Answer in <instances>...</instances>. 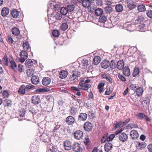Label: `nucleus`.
<instances>
[{
  "mask_svg": "<svg viewBox=\"0 0 152 152\" xmlns=\"http://www.w3.org/2000/svg\"><path fill=\"white\" fill-rule=\"evenodd\" d=\"M80 76V73L78 71H74L72 72V74L69 78V80L74 82H75L78 80V78Z\"/></svg>",
  "mask_w": 152,
  "mask_h": 152,
  "instance_id": "nucleus-1",
  "label": "nucleus"
},
{
  "mask_svg": "<svg viewBox=\"0 0 152 152\" xmlns=\"http://www.w3.org/2000/svg\"><path fill=\"white\" fill-rule=\"evenodd\" d=\"M91 87V85L90 84H86L84 82V80L82 79L80 80L79 83L78 88L79 89H81L85 91L87 90Z\"/></svg>",
  "mask_w": 152,
  "mask_h": 152,
  "instance_id": "nucleus-2",
  "label": "nucleus"
},
{
  "mask_svg": "<svg viewBox=\"0 0 152 152\" xmlns=\"http://www.w3.org/2000/svg\"><path fill=\"white\" fill-rule=\"evenodd\" d=\"M20 61L23 63L28 58V54L26 51H22L20 53Z\"/></svg>",
  "mask_w": 152,
  "mask_h": 152,
  "instance_id": "nucleus-3",
  "label": "nucleus"
},
{
  "mask_svg": "<svg viewBox=\"0 0 152 152\" xmlns=\"http://www.w3.org/2000/svg\"><path fill=\"white\" fill-rule=\"evenodd\" d=\"M125 2L128 7L130 10L133 9L136 7L135 2L132 0H126Z\"/></svg>",
  "mask_w": 152,
  "mask_h": 152,
  "instance_id": "nucleus-4",
  "label": "nucleus"
},
{
  "mask_svg": "<svg viewBox=\"0 0 152 152\" xmlns=\"http://www.w3.org/2000/svg\"><path fill=\"white\" fill-rule=\"evenodd\" d=\"M128 136L124 132L121 133L118 135V138L120 141L124 142L127 140L128 139Z\"/></svg>",
  "mask_w": 152,
  "mask_h": 152,
  "instance_id": "nucleus-5",
  "label": "nucleus"
},
{
  "mask_svg": "<svg viewBox=\"0 0 152 152\" xmlns=\"http://www.w3.org/2000/svg\"><path fill=\"white\" fill-rule=\"evenodd\" d=\"M74 136L76 139L80 140L83 137V132L80 130L77 131L74 133Z\"/></svg>",
  "mask_w": 152,
  "mask_h": 152,
  "instance_id": "nucleus-6",
  "label": "nucleus"
},
{
  "mask_svg": "<svg viewBox=\"0 0 152 152\" xmlns=\"http://www.w3.org/2000/svg\"><path fill=\"white\" fill-rule=\"evenodd\" d=\"M64 146L66 150H69L72 148L71 142L68 140H65L64 142Z\"/></svg>",
  "mask_w": 152,
  "mask_h": 152,
  "instance_id": "nucleus-7",
  "label": "nucleus"
},
{
  "mask_svg": "<svg viewBox=\"0 0 152 152\" xmlns=\"http://www.w3.org/2000/svg\"><path fill=\"white\" fill-rule=\"evenodd\" d=\"M39 96H38L34 95L31 97L32 103L35 104H38L40 102Z\"/></svg>",
  "mask_w": 152,
  "mask_h": 152,
  "instance_id": "nucleus-8",
  "label": "nucleus"
},
{
  "mask_svg": "<svg viewBox=\"0 0 152 152\" xmlns=\"http://www.w3.org/2000/svg\"><path fill=\"white\" fill-rule=\"evenodd\" d=\"M75 121L74 118L72 116H69L66 118V122L69 125L73 124Z\"/></svg>",
  "mask_w": 152,
  "mask_h": 152,
  "instance_id": "nucleus-9",
  "label": "nucleus"
},
{
  "mask_svg": "<svg viewBox=\"0 0 152 152\" xmlns=\"http://www.w3.org/2000/svg\"><path fill=\"white\" fill-rule=\"evenodd\" d=\"M93 126L91 123L89 122H86L84 125V129L88 132L90 131L92 129Z\"/></svg>",
  "mask_w": 152,
  "mask_h": 152,
  "instance_id": "nucleus-10",
  "label": "nucleus"
},
{
  "mask_svg": "<svg viewBox=\"0 0 152 152\" xmlns=\"http://www.w3.org/2000/svg\"><path fill=\"white\" fill-rule=\"evenodd\" d=\"M9 12V9L7 7H5L2 9L1 11V14L3 17H6L8 15Z\"/></svg>",
  "mask_w": 152,
  "mask_h": 152,
  "instance_id": "nucleus-11",
  "label": "nucleus"
},
{
  "mask_svg": "<svg viewBox=\"0 0 152 152\" xmlns=\"http://www.w3.org/2000/svg\"><path fill=\"white\" fill-rule=\"evenodd\" d=\"M73 150L75 152H78L80 149V145L78 143L75 142L72 146Z\"/></svg>",
  "mask_w": 152,
  "mask_h": 152,
  "instance_id": "nucleus-12",
  "label": "nucleus"
},
{
  "mask_svg": "<svg viewBox=\"0 0 152 152\" xmlns=\"http://www.w3.org/2000/svg\"><path fill=\"white\" fill-rule=\"evenodd\" d=\"M87 117V115L85 113H80L78 116V120L84 121L86 120Z\"/></svg>",
  "mask_w": 152,
  "mask_h": 152,
  "instance_id": "nucleus-13",
  "label": "nucleus"
},
{
  "mask_svg": "<svg viewBox=\"0 0 152 152\" xmlns=\"http://www.w3.org/2000/svg\"><path fill=\"white\" fill-rule=\"evenodd\" d=\"M130 136L132 139H136L138 137L139 135L137 131L135 130H133L130 132Z\"/></svg>",
  "mask_w": 152,
  "mask_h": 152,
  "instance_id": "nucleus-14",
  "label": "nucleus"
},
{
  "mask_svg": "<svg viewBox=\"0 0 152 152\" xmlns=\"http://www.w3.org/2000/svg\"><path fill=\"white\" fill-rule=\"evenodd\" d=\"M31 80L32 83L34 85H37L39 82V78L38 76L34 75L32 76Z\"/></svg>",
  "mask_w": 152,
  "mask_h": 152,
  "instance_id": "nucleus-15",
  "label": "nucleus"
},
{
  "mask_svg": "<svg viewBox=\"0 0 152 152\" xmlns=\"http://www.w3.org/2000/svg\"><path fill=\"white\" fill-rule=\"evenodd\" d=\"M110 64V63L109 61L105 60L102 62L101 64V66L102 68L104 69H106L109 67Z\"/></svg>",
  "mask_w": 152,
  "mask_h": 152,
  "instance_id": "nucleus-16",
  "label": "nucleus"
},
{
  "mask_svg": "<svg viewBox=\"0 0 152 152\" xmlns=\"http://www.w3.org/2000/svg\"><path fill=\"white\" fill-rule=\"evenodd\" d=\"M68 74V72L66 70H62L59 74V77L61 79H64L66 78Z\"/></svg>",
  "mask_w": 152,
  "mask_h": 152,
  "instance_id": "nucleus-17",
  "label": "nucleus"
},
{
  "mask_svg": "<svg viewBox=\"0 0 152 152\" xmlns=\"http://www.w3.org/2000/svg\"><path fill=\"white\" fill-rule=\"evenodd\" d=\"M51 82V79L49 77H44L42 81V84L45 86H47Z\"/></svg>",
  "mask_w": 152,
  "mask_h": 152,
  "instance_id": "nucleus-18",
  "label": "nucleus"
},
{
  "mask_svg": "<svg viewBox=\"0 0 152 152\" xmlns=\"http://www.w3.org/2000/svg\"><path fill=\"white\" fill-rule=\"evenodd\" d=\"M130 119L128 118L124 122L120 121L119 123L116 124V127L118 128L120 126H123L126 125L130 121Z\"/></svg>",
  "mask_w": 152,
  "mask_h": 152,
  "instance_id": "nucleus-19",
  "label": "nucleus"
},
{
  "mask_svg": "<svg viewBox=\"0 0 152 152\" xmlns=\"http://www.w3.org/2000/svg\"><path fill=\"white\" fill-rule=\"evenodd\" d=\"M112 144L110 143H106L104 146L105 150L107 152L109 151L112 148Z\"/></svg>",
  "mask_w": 152,
  "mask_h": 152,
  "instance_id": "nucleus-20",
  "label": "nucleus"
},
{
  "mask_svg": "<svg viewBox=\"0 0 152 152\" xmlns=\"http://www.w3.org/2000/svg\"><path fill=\"white\" fill-rule=\"evenodd\" d=\"M146 145V144L144 142L141 143L138 142L136 145V148L138 149H141L145 147Z\"/></svg>",
  "mask_w": 152,
  "mask_h": 152,
  "instance_id": "nucleus-21",
  "label": "nucleus"
},
{
  "mask_svg": "<svg viewBox=\"0 0 152 152\" xmlns=\"http://www.w3.org/2000/svg\"><path fill=\"white\" fill-rule=\"evenodd\" d=\"M131 25V24L127 22L124 24L123 26L124 28H125V29H127L128 31H133Z\"/></svg>",
  "mask_w": 152,
  "mask_h": 152,
  "instance_id": "nucleus-22",
  "label": "nucleus"
},
{
  "mask_svg": "<svg viewBox=\"0 0 152 152\" xmlns=\"http://www.w3.org/2000/svg\"><path fill=\"white\" fill-rule=\"evenodd\" d=\"M124 66V63L123 61L120 60L117 63V68L119 70L122 69Z\"/></svg>",
  "mask_w": 152,
  "mask_h": 152,
  "instance_id": "nucleus-23",
  "label": "nucleus"
},
{
  "mask_svg": "<svg viewBox=\"0 0 152 152\" xmlns=\"http://www.w3.org/2000/svg\"><path fill=\"white\" fill-rule=\"evenodd\" d=\"M25 85H22L20 87L18 90V92L19 94L24 95L25 94V91H26L25 88Z\"/></svg>",
  "mask_w": 152,
  "mask_h": 152,
  "instance_id": "nucleus-24",
  "label": "nucleus"
},
{
  "mask_svg": "<svg viewBox=\"0 0 152 152\" xmlns=\"http://www.w3.org/2000/svg\"><path fill=\"white\" fill-rule=\"evenodd\" d=\"M123 73L126 76H129L130 75V70L127 67H125L123 69Z\"/></svg>",
  "mask_w": 152,
  "mask_h": 152,
  "instance_id": "nucleus-25",
  "label": "nucleus"
},
{
  "mask_svg": "<svg viewBox=\"0 0 152 152\" xmlns=\"http://www.w3.org/2000/svg\"><path fill=\"white\" fill-rule=\"evenodd\" d=\"M81 64L82 66V68L85 69L88 66V61L86 59L83 60L81 62Z\"/></svg>",
  "mask_w": 152,
  "mask_h": 152,
  "instance_id": "nucleus-26",
  "label": "nucleus"
},
{
  "mask_svg": "<svg viewBox=\"0 0 152 152\" xmlns=\"http://www.w3.org/2000/svg\"><path fill=\"white\" fill-rule=\"evenodd\" d=\"M143 93V89L141 87H139L136 89V94L138 96H141Z\"/></svg>",
  "mask_w": 152,
  "mask_h": 152,
  "instance_id": "nucleus-27",
  "label": "nucleus"
},
{
  "mask_svg": "<svg viewBox=\"0 0 152 152\" xmlns=\"http://www.w3.org/2000/svg\"><path fill=\"white\" fill-rule=\"evenodd\" d=\"M25 88L26 92H29L32 88L35 89V86L31 84H28L25 85Z\"/></svg>",
  "mask_w": 152,
  "mask_h": 152,
  "instance_id": "nucleus-28",
  "label": "nucleus"
},
{
  "mask_svg": "<svg viewBox=\"0 0 152 152\" xmlns=\"http://www.w3.org/2000/svg\"><path fill=\"white\" fill-rule=\"evenodd\" d=\"M12 34L15 36L18 35L20 33V30L16 27H14L12 30Z\"/></svg>",
  "mask_w": 152,
  "mask_h": 152,
  "instance_id": "nucleus-29",
  "label": "nucleus"
},
{
  "mask_svg": "<svg viewBox=\"0 0 152 152\" xmlns=\"http://www.w3.org/2000/svg\"><path fill=\"white\" fill-rule=\"evenodd\" d=\"M11 14L13 18H17L19 15V12L16 10L14 9L11 11Z\"/></svg>",
  "mask_w": 152,
  "mask_h": 152,
  "instance_id": "nucleus-30",
  "label": "nucleus"
},
{
  "mask_svg": "<svg viewBox=\"0 0 152 152\" xmlns=\"http://www.w3.org/2000/svg\"><path fill=\"white\" fill-rule=\"evenodd\" d=\"M91 5V4L88 0H84L82 3V6L85 8L89 7Z\"/></svg>",
  "mask_w": 152,
  "mask_h": 152,
  "instance_id": "nucleus-31",
  "label": "nucleus"
},
{
  "mask_svg": "<svg viewBox=\"0 0 152 152\" xmlns=\"http://www.w3.org/2000/svg\"><path fill=\"white\" fill-rule=\"evenodd\" d=\"M146 8L145 6L143 4H141L137 7V10L139 12H143L145 10Z\"/></svg>",
  "mask_w": 152,
  "mask_h": 152,
  "instance_id": "nucleus-32",
  "label": "nucleus"
},
{
  "mask_svg": "<svg viewBox=\"0 0 152 152\" xmlns=\"http://www.w3.org/2000/svg\"><path fill=\"white\" fill-rule=\"evenodd\" d=\"M100 58L98 56H95L93 60V63L94 64L97 65L100 62Z\"/></svg>",
  "mask_w": 152,
  "mask_h": 152,
  "instance_id": "nucleus-33",
  "label": "nucleus"
},
{
  "mask_svg": "<svg viewBox=\"0 0 152 152\" xmlns=\"http://www.w3.org/2000/svg\"><path fill=\"white\" fill-rule=\"evenodd\" d=\"M77 108H75V107L74 106L72 107L70 110L71 114L72 115H75L77 112Z\"/></svg>",
  "mask_w": 152,
  "mask_h": 152,
  "instance_id": "nucleus-34",
  "label": "nucleus"
},
{
  "mask_svg": "<svg viewBox=\"0 0 152 152\" xmlns=\"http://www.w3.org/2000/svg\"><path fill=\"white\" fill-rule=\"evenodd\" d=\"M144 19L143 16H138L137 19L135 20V23L137 24H139L141 22H142Z\"/></svg>",
  "mask_w": 152,
  "mask_h": 152,
  "instance_id": "nucleus-35",
  "label": "nucleus"
},
{
  "mask_svg": "<svg viewBox=\"0 0 152 152\" xmlns=\"http://www.w3.org/2000/svg\"><path fill=\"white\" fill-rule=\"evenodd\" d=\"M107 20L106 17L105 15H101L99 17V22L104 23Z\"/></svg>",
  "mask_w": 152,
  "mask_h": 152,
  "instance_id": "nucleus-36",
  "label": "nucleus"
},
{
  "mask_svg": "<svg viewBox=\"0 0 152 152\" xmlns=\"http://www.w3.org/2000/svg\"><path fill=\"white\" fill-rule=\"evenodd\" d=\"M115 9L117 12H121L123 10V7L122 5L118 4L116 5Z\"/></svg>",
  "mask_w": 152,
  "mask_h": 152,
  "instance_id": "nucleus-37",
  "label": "nucleus"
},
{
  "mask_svg": "<svg viewBox=\"0 0 152 152\" xmlns=\"http://www.w3.org/2000/svg\"><path fill=\"white\" fill-rule=\"evenodd\" d=\"M61 13L63 15H66L68 11L66 8L63 7L60 9Z\"/></svg>",
  "mask_w": 152,
  "mask_h": 152,
  "instance_id": "nucleus-38",
  "label": "nucleus"
},
{
  "mask_svg": "<svg viewBox=\"0 0 152 152\" xmlns=\"http://www.w3.org/2000/svg\"><path fill=\"white\" fill-rule=\"evenodd\" d=\"M10 68L12 69H15L16 68L17 65L16 63L13 60H10Z\"/></svg>",
  "mask_w": 152,
  "mask_h": 152,
  "instance_id": "nucleus-39",
  "label": "nucleus"
},
{
  "mask_svg": "<svg viewBox=\"0 0 152 152\" xmlns=\"http://www.w3.org/2000/svg\"><path fill=\"white\" fill-rule=\"evenodd\" d=\"M103 13V10L100 8H97L95 10V14L96 15H100Z\"/></svg>",
  "mask_w": 152,
  "mask_h": 152,
  "instance_id": "nucleus-40",
  "label": "nucleus"
},
{
  "mask_svg": "<svg viewBox=\"0 0 152 152\" xmlns=\"http://www.w3.org/2000/svg\"><path fill=\"white\" fill-rule=\"evenodd\" d=\"M34 72V70L32 69H28L27 70L26 74L28 77L32 76Z\"/></svg>",
  "mask_w": 152,
  "mask_h": 152,
  "instance_id": "nucleus-41",
  "label": "nucleus"
},
{
  "mask_svg": "<svg viewBox=\"0 0 152 152\" xmlns=\"http://www.w3.org/2000/svg\"><path fill=\"white\" fill-rule=\"evenodd\" d=\"M108 136V133H106L104 135L101 140V142L102 143L105 142L106 140L107 141Z\"/></svg>",
  "mask_w": 152,
  "mask_h": 152,
  "instance_id": "nucleus-42",
  "label": "nucleus"
},
{
  "mask_svg": "<svg viewBox=\"0 0 152 152\" xmlns=\"http://www.w3.org/2000/svg\"><path fill=\"white\" fill-rule=\"evenodd\" d=\"M25 65L26 66L29 67L33 65V62L31 60L27 59L25 62Z\"/></svg>",
  "mask_w": 152,
  "mask_h": 152,
  "instance_id": "nucleus-43",
  "label": "nucleus"
},
{
  "mask_svg": "<svg viewBox=\"0 0 152 152\" xmlns=\"http://www.w3.org/2000/svg\"><path fill=\"white\" fill-rule=\"evenodd\" d=\"M140 72L139 69L138 68H135L133 71L132 75L133 77H135L137 76Z\"/></svg>",
  "mask_w": 152,
  "mask_h": 152,
  "instance_id": "nucleus-44",
  "label": "nucleus"
},
{
  "mask_svg": "<svg viewBox=\"0 0 152 152\" xmlns=\"http://www.w3.org/2000/svg\"><path fill=\"white\" fill-rule=\"evenodd\" d=\"M57 151V148L51 145L50 147L47 150V152H56Z\"/></svg>",
  "mask_w": 152,
  "mask_h": 152,
  "instance_id": "nucleus-45",
  "label": "nucleus"
},
{
  "mask_svg": "<svg viewBox=\"0 0 152 152\" xmlns=\"http://www.w3.org/2000/svg\"><path fill=\"white\" fill-rule=\"evenodd\" d=\"M68 12H71L73 11L75 9V6L73 4H69L66 7Z\"/></svg>",
  "mask_w": 152,
  "mask_h": 152,
  "instance_id": "nucleus-46",
  "label": "nucleus"
},
{
  "mask_svg": "<svg viewBox=\"0 0 152 152\" xmlns=\"http://www.w3.org/2000/svg\"><path fill=\"white\" fill-rule=\"evenodd\" d=\"M68 25L67 23H63L61 26V28L62 30L65 31L68 28Z\"/></svg>",
  "mask_w": 152,
  "mask_h": 152,
  "instance_id": "nucleus-47",
  "label": "nucleus"
},
{
  "mask_svg": "<svg viewBox=\"0 0 152 152\" xmlns=\"http://www.w3.org/2000/svg\"><path fill=\"white\" fill-rule=\"evenodd\" d=\"M23 49L26 50H30L29 48V45L27 42H24L23 44Z\"/></svg>",
  "mask_w": 152,
  "mask_h": 152,
  "instance_id": "nucleus-48",
  "label": "nucleus"
},
{
  "mask_svg": "<svg viewBox=\"0 0 152 152\" xmlns=\"http://www.w3.org/2000/svg\"><path fill=\"white\" fill-rule=\"evenodd\" d=\"M5 106L8 107H11L12 105V101L8 99H6L4 100Z\"/></svg>",
  "mask_w": 152,
  "mask_h": 152,
  "instance_id": "nucleus-49",
  "label": "nucleus"
},
{
  "mask_svg": "<svg viewBox=\"0 0 152 152\" xmlns=\"http://www.w3.org/2000/svg\"><path fill=\"white\" fill-rule=\"evenodd\" d=\"M59 32L57 30H55L52 32V35L54 37H58L59 36Z\"/></svg>",
  "mask_w": 152,
  "mask_h": 152,
  "instance_id": "nucleus-50",
  "label": "nucleus"
},
{
  "mask_svg": "<svg viewBox=\"0 0 152 152\" xmlns=\"http://www.w3.org/2000/svg\"><path fill=\"white\" fill-rule=\"evenodd\" d=\"M104 10L106 13H108L112 12V8L111 7L108 6L105 7Z\"/></svg>",
  "mask_w": 152,
  "mask_h": 152,
  "instance_id": "nucleus-51",
  "label": "nucleus"
},
{
  "mask_svg": "<svg viewBox=\"0 0 152 152\" xmlns=\"http://www.w3.org/2000/svg\"><path fill=\"white\" fill-rule=\"evenodd\" d=\"M2 61L4 64L5 66H7L8 65L9 62L7 56L4 57L2 59Z\"/></svg>",
  "mask_w": 152,
  "mask_h": 152,
  "instance_id": "nucleus-52",
  "label": "nucleus"
},
{
  "mask_svg": "<svg viewBox=\"0 0 152 152\" xmlns=\"http://www.w3.org/2000/svg\"><path fill=\"white\" fill-rule=\"evenodd\" d=\"M110 68L112 69H114L115 68V61L114 60H112L110 63Z\"/></svg>",
  "mask_w": 152,
  "mask_h": 152,
  "instance_id": "nucleus-53",
  "label": "nucleus"
},
{
  "mask_svg": "<svg viewBox=\"0 0 152 152\" xmlns=\"http://www.w3.org/2000/svg\"><path fill=\"white\" fill-rule=\"evenodd\" d=\"M137 116L140 120H142L145 117V115L143 113H139L137 114Z\"/></svg>",
  "mask_w": 152,
  "mask_h": 152,
  "instance_id": "nucleus-54",
  "label": "nucleus"
},
{
  "mask_svg": "<svg viewBox=\"0 0 152 152\" xmlns=\"http://www.w3.org/2000/svg\"><path fill=\"white\" fill-rule=\"evenodd\" d=\"M26 110L23 108L21 109L20 111L19 115L20 116L23 117L25 115Z\"/></svg>",
  "mask_w": 152,
  "mask_h": 152,
  "instance_id": "nucleus-55",
  "label": "nucleus"
},
{
  "mask_svg": "<svg viewBox=\"0 0 152 152\" xmlns=\"http://www.w3.org/2000/svg\"><path fill=\"white\" fill-rule=\"evenodd\" d=\"M48 89L41 88L37 89L36 91L37 92H48Z\"/></svg>",
  "mask_w": 152,
  "mask_h": 152,
  "instance_id": "nucleus-56",
  "label": "nucleus"
},
{
  "mask_svg": "<svg viewBox=\"0 0 152 152\" xmlns=\"http://www.w3.org/2000/svg\"><path fill=\"white\" fill-rule=\"evenodd\" d=\"M56 18L58 20H60L62 17V15L60 13H56L55 15Z\"/></svg>",
  "mask_w": 152,
  "mask_h": 152,
  "instance_id": "nucleus-57",
  "label": "nucleus"
},
{
  "mask_svg": "<svg viewBox=\"0 0 152 152\" xmlns=\"http://www.w3.org/2000/svg\"><path fill=\"white\" fill-rule=\"evenodd\" d=\"M115 137V134H111L109 136H108L107 141H112Z\"/></svg>",
  "mask_w": 152,
  "mask_h": 152,
  "instance_id": "nucleus-58",
  "label": "nucleus"
},
{
  "mask_svg": "<svg viewBox=\"0 0 152 152\" xmlns=\"http://www.w3.org/2000/svg\"><path fill=\"white\" fill-rule=\"evenodd\" d=\"M4 98L7 97L9 95L8 92L7 91H4L2 94Z\"/></svg>",
  "mask_w": 152,
  "mask_h": 152,
  "instance_id": "nucleus-59",
  "label": "nucleus"
},
{
  "mask_svg": "<svg viewBox=\"0 0 152 152\" xmlns=\"http://www.w3.org/2000/svg\"><path fill=\"white\" fill-rule=\"evenodd\" d=\"M144 102L148 105L150 103V99L148 97H145L143 100Z\"/></svg>",
  "mask_w": 152,
  "mask_h": 152,
  "instance_id": "nucleus-60",
  "label": "nucleus"
},
{
  "mask_svg": "<svg viewBox=\"0 0 152 152\" xmlns=\"http://www.w3.org/2000/svg\"><path fill=\"white\" fill-rule=\"evenodd\" d=\"M55 5H56V2L55 1H53L50 3V7L52 9L54 10V7Z\"/></svg>",
  "mask_w": 152,
  "mask_h": 152,
  "instance_id": "nucleus-61",
  "label": "nucleus"
},
{
  "mask_svg": "<svg viewBox=\"0 0 152 152\" xmlns=\"http://www.w3.org/2000/svg\"><path fill=\"white\" fill-rule=\"evenodd\" d=\"M146 14L147 16L150 18H152V10H149L147 12Z\"/></svg>",
  "mask_w": 152,
  "mask_h": 152,
  "instance_id": "nucleus-62",
  "label": "nucleus"
},
{
  "mask_svg": "<svg viewBox=\"0 0 152 152\" xmlns=\"http://www.w3.org/2000/svg\"><path fill=\"white\" fill-rule=\"evenodd\" d=\"M131 128H137L138 127V125L135 124H131L129 125Z\"/></svg>",
  "mask_w": 152,
  "mask_h": 152,
  "instance_id": "nucleus-63",
  "label": "nucleus"
},
{
  "mask_svg": "<svg viewBox=\"0 0 152 152\" xmlns=\"http://www.w3.org/2000/svg\"><path fill=\"white\" fill-rule=\"evenodd\" d=\"M147 148L149 152H152V144H150L148 145Z\"/></svg>",
  "mask_w": 152,
  "mask_h": 152,
  "instance_id": "nucleus-64",
  "label": "nucleus"
}]
</instances>
